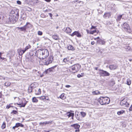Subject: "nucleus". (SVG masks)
I'll return each mask as SVG.
<instances>
[{"label":"nucleus","instance_id":"nucleus-50","mask_svg":"<svg viewBox=\"0 0 132 132\" xmlns=\"http://www.w3.org/2000/svg\"><path fill=\"white\" fill-rule=\"evenodd\" d=\"M112 10H113V11L115 12H116L117 10V9L115 8H113V9H112Z\"/></svg>","mask_w":132,"mask_h":132},{"label":"nucleus","instance_id":"nucleus-35","mask_svg":"<svg viewBox=\"0 0 132 132\" xmlns=\"http://www.w3.org/2000/svg\"><path fill=\"white\" fill-rule=\"evenodd\" d=\"M131 83V80L129 79H127V84L128 85H130Z\"/></svg>","mask_w":132,"mask_h":132},{"label":"nucleus","instance_id":"nucleus-2","mask_svg":"<svg viewBox=\"0 0 132 132\" xmlns=\"http://www.w3.org/2000/svg\"><path fill=\"white\" fill-rule=\"evenodd\" d=\"M42 60L43 62V64L48 65L50 63H52L53 58H42Z\"/></svg>","mask_w":132,"mask_h":132},{"label":"nucleus","instance_id":"nucleus-8","mask_svg":"<svg viewBox=\"0 0 132 132\" xmlns=\"http://www.w3.org/2000/svg\"><path fill=\"white\" fill-rule=\"evenodd\" d=\"M122 28L126 31L128 30V28H129V25L126 23H124L121 25Z\"/></svg>","mask_w":132,"mask_h":132},{"label":"nucleus","instance_id":"nucleus-21","mask_svg":"<svg viewBox=\"0 0 132 132\" xmlns=\"http://www.w3.org/2000/svg\"><path fill=\"white\" fill-rule=\"evenodd\" d=\"M32 101L33 103H37L38 102V100L35 97H34L32 98Z\"/></svg>","mask_w":132,"mask_h":132},{"label":"nucleus","instance_id":"nucleus-7","mask_svg":"<svg viewBox=\"0 0 132 132\" xmlns=\"http://www.w3.org/2000/svg\"><path fill=\"white\" fill-rule=\"evenodd\" d=\"M100 71H101L100 74L102 76H110V73L107 71L103 70H101Z\"/></svg>","mask_w":132,"mask_h":132},{"label":"nucleus","instance_id":"nucleus-16","mask_svg":"<svg viewBox=\"0 0 132 132\" xmlns=\"http://www.w3.org/2000/svg\"><path fill=\"white\" fill-rule=\"evenodd\" d=\"M71 126L74 127L76 129H79L80 127V125L77 124H75L71 125Z\"/></svg>","mask_w":132,"mask_h":132},{"label":"nucleus","instance_id":"nucleus-45","mask_svg":"<svg viewBox=\"0 0 132 132\" xmlns=\"http://www.w3.org/2000/svg\"><path fill=\"white\" fill-rule=\"evenodd\" d=\"M39 98L40 99V100H44L45 99H46V97L45 96H41L40 97H39Z\"/></svg>","mask_w":132,"mask_h":132},{"label":"nucleus","instance_id":"nucleus-14","mask_svg":"<svg viewBox=\"0 0 132 132\" xmlns=\"http://www.w3.org/2000/svg\"><path fill=\"white\" fill-rule=\"evenodd\" d=\"M16 28L18 30H20L21 31H25L27 29V28L24 26L22 27H17Z\"/></svg>","mask_w":132,"mask_h":132},{"label":"nucleus","instance_id":"nucleus-6","mask_svg":"<svg viewBox=\"0 0 132 132\" xmlns=\"http://www.w3.org/2000/svg\"><path fill=\"white\" fill-rule=\"evenodd\" d=\"M18 18L15 16H11L9 18V21L11 23H14L16 22V20Z\"/></svg>","mask_w":132,"mask_h":132},{"label":"nucleus","instance_id":"nucleus-33","mask_svg":"<svg viewBox=\"0 0 132 132\" xmlns=\"http://www.w3.org/2000/svg\"><path fill=\"white\" fill-rule=\"evenodd\" d=\"M27 102H28L27 101H26V102L25 103H24V104L22 103V104H21V105L20 106V108H21V107H24L27 104Z\"/></svg>","mask_w":132,"mask_h":132},{"label":"nucleus","instance_id":"nucleus-57","mask_svg":"<svg viewBox=\"0 0 132 132\" xmlns=\"http://www.w3.org/2000/svg\"><path fill=\"white\" fill-rule=\"evenodd\" d=\"M95 43V42H94V41H92L91 42V44L92 45H94Z\"/></svg>","mask_w":132,"mask_h":132},{"label":"nucleus","instance_id":"nucleus-26","mask_svg":"<svg viewBox=\"0 0 132 132\" xmlns=\"http://www.w3.org/2000/svg\"><path fill=\"white\" fill-rule=\"evenodd\" d=\"M67 114H68L67 116L68 117H72L73 116H74V113H73L68 112Z\"/></svg>","mask_w":132,"mask_h":132},{"label":"nucleus","instance_id":"nucleus-25","mask_svg":"<svg viewBox=\"0 0 132 132\" xmlns=\"http://www.w3.org/2000/svg\"><path fill=\"white\" fill-rule=\"evenodd\" d=\"M31 46L28 44L25 48L24 49V51L25 52L27 50H28V49H30L31 48Z\"/></svg>","mask_w":132,"mask_h":132},{"label":"nucleus","instance_id":"nucleus-22","mask_svg":"<svg viewBox=\"0 0 132 132\" xmlns=\"http://www.w3.org/2000/svg\"><path fill=\"white\" fill-rule=\"evenodd\" d=\"M52 38L53 39L56 40H58L59 39V37L57 35H53L52 36Z\"/></svg>","mask_w":132,"mask_h":132},{"label":"nucleus","instance_id":"nucleus-59","mask_svg":"<svg viewBox=\"0 0 132 132\" xmlns=\"http://www.w3.org/2000/svg\"><path fill=\"white\" fill-rule=\"evenodd\" d=\"M65 87L67 88H69L71 87L70 85H67L65 86Z\"/></svg>","mask_w":132,"mask_h":132},{"label":"nucleus","instance_id":"nucleus-41","mask_svg":"<svg viewBox=\"0 0 132 132\" xmlns=\"http://www.w3.org/2000/svg\"><path fill=\"white\" fill-rule=\"evenodd\" d=\"M125 48L127 51L129 50L130 49V47L128 46H126Z\"/></svg>","mask_w":132,"mask_h":132},{"label":"nucleus","instance_id":"nucleus-47","mask_svg":"<svg viewBox=\"0 0 132 132\" xmlns=\"http://www.w3.org/2000/svg\"><path fill=\"white\" fill-rule=\"evenodd\" d=\"M42 32L40 31H38V34L39 35H42Z\"/></svg>","mask_w":132,"mask_h":132},{"label":"nucleus","instance_id":"nucleus-1","mask_svg":"<svg viewBox=\"0 0 132 132\" xmlns=\"http://www.w3.org/2000/svg\"><path fill=\"white\" fill-rule=\"evenodd\" d=\"M98 101L102 105L108 104L110 102L109 98L107 97H101L99 98Z\"/></svg>","mask_w":132,"mask_h":132},{"label":"nucleus","instance_id":"nucleus-20","mask_svg":"<svg viewBox=\"0 0 132 132\" xmlns=\"http://www.w3.org/2000/svg\"><path fill=\"white\" fill-rule=\"evenodd\" d=\"M44 53H45V56H44L45 58H46L47 56L48 55L49 53L48 51L46 49H44Z\"/></svg>","mask_w":132,"mask_h":132},{"label":"nucleus","instance_id":"nucleus-48","mask_svg":"<svg viewBox=\"0 0 132 132\" xmlns=\"http://www.w3.org/2000/svg\"><path fill=\"white\" fill-rule=\"evenodd\" d=\"M29 24H30V23L29 22H27L26 24L24 25V26H25V27L27 28H28V27L27 26V25Z\"/></svg>","mask_w":132,"mask_h":132},{"label":"nucleus","instance_id":"nucleus-28","mask_svg":"<svg viewBox=\"0 0 132 132\" xmlns=\"http://www.w3.org/2000/svg\"><path fill=\"white\" fill-rule=\"evenodd\" d=\"M92 93L93 95H97L100 94V92L99 91L96 90L93 92Z\"/></svg>","mask_w":132,"mask_h":132},{"label":"nucleus","instance_id":"nucleus-51","mask_svg":"<svg viewBox=\"0 0 132 132\" xmlns=\"http://www.w3.org/2000/svg\"><path fill=\"white\" fill-rule=\"evenodd\" d=\"M78 114H77L76 115V118L78 120H79L80 119V118L78 117Z\"/></svg>","mask_w":132,"mask_h":132},{"label":"nucleus","instance_id":"nucleus-39","mask_svg":"<svg viewBox=\"0 0 132 132\" xmlns=\"http://www.w3.org/2000/svg\"><path fill=\"white\" fill-rule=\"evenodd\" d=\"M11 83L9 82H6L5 83V85L6 86H9L11 85Z\"/></svg>","mask_w":132,"mask_h":132},{"label":"nucleus","instance_id":"nucleus-58","mask_svg":"<svg viewBox=\"0 0 132 132\" xmlns=\"http://www.w3.org/2000/svg\"><path fill=\"white\" fill-rule=\"evenodd\" d=\"M48 123H49V122H44L43 123V125H44V124L45 125H46V124H48Z\"/></svg>","mask_w":132,"mask_h":132},{"label":"nucleus","instance_id":"nucleus-11","mask_svg":"<svg viewBox=\"0 0 132 132\" xmlns=\"http://www.w3.org/2000/svg\"><path fill=\"white\" fill-rule=\"evenodd\" d=\"M117 67V66L115 64L110 65L109 66V68L111 70L115 69Z\"/></svg>","mask_w":132,"mask_h":132},{"label":"nucleus","instance_id":"nucleus-34","mask_svg":"<svg viewBox=\"0 0 132 132\" xmlns=\"http://www.w3.org/2000/svg\"><path fill=\"white\" fill-rule=\"evenodd\" d=\"M126 31L128 32L129 33H131L132 34V25L131 28L129 27V28H128V30H127Z\"/></svg>","mask_w":132,"mask_h":132},{"label":"nucleus","instance_id":"nucleus-9","mask_svg":"<svg viewBox=\"0 0 132 132\" xmlns=\"http://www.w3.org/2000/svg\"><path fill=\"white\" fill-rule=\"evenodd\" d=\"M76 35L78 37L80 38L81 37V35L78 31H75L71 35L72 36H73L74 35Z\"/></svg>","mask_w":132,"mask_h":132},{"label":"nucleus","instance_id":"nucleus-56","mask_svg":"<svg viewBox=\"0 0 132 132\" xmlns=\"http://www.w3.org/2000/svg\"><path fill=\"white\" fill-rule=\"evenodd\" d=\"M49 16H50L51 18L52 19V14L51 13H49L48 14Z\"/></svg>","mask_w":132,"mask_h":132},{"label":"nucleus","instance_id":"nucleus-15","mask_svg":"<svg viewBox=\"0 0 132 132\" xmlns=\"http://www.w3.org/2000/svg\"><path fill=\"white\" fill-rule=\"evenodd\" d=\"M18 52L20 55H22L25 52L24 50H22L20 49L18 50Z\"/></svg>","mask_w":132,"mask_h":132},{"label":"nucleus","instance_id":"nucleus-3","mask_svg":"<svg viewBox=\"0 0 132 132\" xmlns=\"http://www.w3.org/2000/svg\"><path fill=\"white\" fill-rule=\"evenodd\" d=\"M80 65H74L71 67V69L73 73H75L77 72L80 68Z\"/></svg>","mask_w":132,"mask_h":132},{"label":"nucleus","instance_id":"nucleus-64","mask_svg":"<svg viewBox=\"0 0 132 132\" xmlns=\"http://www.w3.org/2000/svg\"><path fill=\"white\" fill-rule=\"evenodd\" d=\"M49 132V131L44 130L43 132Z\"/></svg>","mask_w":132,"mask_h":132},{"label":"nucleus","instance_id":"nucleus-60","mask_svg":"<svg viewBox=\"0 0 132 132\" xmlns=\"http://www.w3.org/2000/svg\"><path fill=\"white\" fill-rule=\"evenodd\" d=\"M76 130H75V131L76 132H77L78 131H79V129H76Z\"/></svg>","mask_w":132,"mask_h":132},{"label":"nucleus","instance_id":"nucleus-63","mask_svg":"<svg viewBox=\"0 0 132 132\" xmlns=\"http://www.w3.org/2000/svg\"><path fill=\"white\" fill-rule=\"evenodd\" d=\"M111 82L112 83V85H113L115 84L114 81H113Z\"/></svg>","mask_w":132,"mask_h":132},{"label":"nucleus","instance_id":"nucleus-18","mask_svg":"<svg viewBox=\"0 0 132 132\" xmlns=\"http://www.w3.org/2000/svg\"><path fill=\"white\" fill-rule=\"evenodd\" d=\"M67 48L69 50L73 51L75 50V48L71 45H69L67 47Z\"/></svg>","mask_w":132,"mask_h":132},{"label":"nucleus","instance_id":"nucleus-53","mask_svg":"<svg viewBox=\"0 0 132 132\" xmlns=\"http://www.w3.org/2000/svg\"><path fill=\"white\" fill-rule=\"evenodd\" d=\"M27 9L29 11H30L31 10V9L29 7H28Z\"/></svg>","mask_w":132,"mask_h":132},{"label":"nucleus","instance_id":"nucleus-4","mask_svg":"<svg viewBox=\"0 0 132 132\" xmlns=\"http://www.w3.org/2000/svg\"><path fill=\"white\" fill-rule=\"evenodd\" d=\"M11 16H15L18 17L19 16V11L18 10L12 9L11 10L10 12Z\"/></svg>","mask_w":132,"mask_h":132},{"label":"nucleus","instance_id":"nucleus-49","mask_svg":"<svg viewBox=\"0 0 132 132\" xmlns=\"http://www.w3.org/2000/svg\"><path fill=\"white\" fill-rule=\"evenodd\" d=\"M11 107V104L9 105H7L6 106V108L7 109H9L10 107Z\"/></svg>","mask_w":132,"mask_h":132},{"label":"nucleus","instance_id":"nucleus-38","mask_svg":"<svg viewBox=\"0 0 132 132\" xmlns=\"http://www.w3.org/2000/svg\"><path fill=\"white\" fill-rule=\"evenodd\" d=\"M84 75V73H81V74H78L77 75V77L78 78H80L82 77Z\"/></svg>","mask_w":132,"mask_h":132},{"label":"nucleus","instance_id":"nucleus-43","mask_svg":"<svg viewBox=\"0 0 132 132\" xmlns=\"http://www.w3.org/2000/svg\"><path fill=\"white\" fill-rule=\"evenodd\" d=\"M18 113V112L15 110H13L11 112V113H13L14 114H16Z\"/></svg>","mask_w":132,"mask_h":132},{"label":"nucleus","instance_id":"nucleus-17","mask_svg":"<svg viewBox=\"0 0 132 132\" xmlns=\"http://www.w3.org/2000/svg\"><path fill=\"white\" fill-rule=\"evenodd\" d=\"M14 54V51H11L9 52V53L7 54L8 56H9L10 58L13 57Z\"/></svg>","mask_w":132,"mask_h":132},{"label":"nucleus","instance_id":"nucleus-37","mask_svg":"<svg viewBox=\"0 0 132 132\" xmlns=\"http://www.w3.org/2000/svg\"><path fill=\"white\" fill-rule=\"evenodd\" d=\"M50 73V72L49 70L48 69L46 70L43 73L44 74H47L49 73Z\"/></svg>","mask_w":132,"mask_h":132},{"label":"nucleus","instance_id":"nucleus-52","mask_svg":"<svg viewBox=\"0 0 132 132\" xmlns=\"http://www.w3.org/2000/svg\"><path fill=\"white\" fill-rule=\"evenodd\" d=\"M17 3L19 4H20L21 3V2L19 1H17Z\"/></svg>","mask_w":132,"mask_h":132},{"label":"nucleus","instance_id":"nucleus-46","mask_svg":"<svg viewBox=\"0 0 132 132\" xmlns=\"http://www.w3.org/2000/svg\"><path fill=\"white\" fill-rule=\"evenodd\" d=\"M106 24L107 25H109L111 24V22L110 21H107L106 22Z\"/></svg>","mask_w":132,"mask_h":132},{"label":"nucleus","instance_id":"nucleus-44","mask_svg":"<svg viewBox=\"0 0 132 132\" xmlns=\"http://www.w3.org/2000/svg\"><path fill=\"white\" fill-rule=\"evenodd\" d=\"M96 30H95L93 31H90L89 33V34H93L95 32H96Z\"/></svg>","mask_w":132,"mask_h":132},{"label":"nucleus","instance_id":"nucleus-42","mask_svg":"<svg viewBox=\"0 0 132 132\" xmlns=\"http://www.w3.org/2000/svg\"><path fill=\"white\" fill-rule=\"evenodd\" d=\"M41 94V89L39 88L38 90V92L37 93H36L35 94L36 95H39Z\"/></svg>","mask_w":132,"mask_h":132},{"label":"nucleus","instance_id":"nucleus-40","mask_svg":"<svg viewBox=\"0 0 132 132\" xmlns=\"http://www.w3.org/2000/svg\"><path fill=\"white\" fill-rule=\"evenodd\" d=\"M81 115L82 117H84L86 115V113L85 112H80Z\"/></svg>","mask_w":132,"mask_h":132},{"label":"nucleus","instance_id":"nucleus-61","mask_svg":"<svg viewBox=\"0 0 132 132\" xmlns=\"http://www.w3.org/2000/svg\"><path fill=\"white\" fill-rule=\"evenodd\" d=\"M45 49H42V48H41V49H40V50L41 51H42V52H44V50Z\"/></svg>","mask_w":132,"mask_h":132},{"label":"nucleus","instance_id":"nucleus-12","mask_svg":"<svg viewBox=\"0 0 132 132\" xmlns=\"http://www.w3.org/2000/svg\"><path fill=\"white\" fill-rule=\"evenodd\" d=\"M96 43L97 44L104 45L105 44V42L103 40L101 39H99L97 40Z\"/></svg>","mask_w":132,"mask_h":132},{"label":"nucleus","instance_id":"nucleus-23","mask_svg":"<svg viewBox=\"0 0 132 132\" xmlns=\"http://www.w3.org/2000/svg\"><path fill=\"white\" fill-rule=\"evenodd\" d=\"M56 67V66L55 65L53 67L51 68H50L48 69L49 70L50 72H53L54 71V68Z\"/></svg>","mask_w":132,"mask_h":132},{"label":"nucleus","instance_id":"nucleus-13","mask_svg":"<svg viewBox=\"0 0 132 132\" xmlns=\"http://www.w3.org/2000/svg\"><path fill=\"white\" fill-rule=\"evenodd\" d=\"M34 85V84H31L29 87L28 90V92L29 93H31L32 92V90L33 89V86Z\"/></svg>","mask_w":132,"mask_h":132},{"label":"nucleus","instance_id":"nucleus-10","mask_svg":"<svg viewBox=\"0 0 132 132\" xmlns=\"http://www.w3.org/2000/svg\"><path fill=\"white\" fill-rule=\"evenodd\" d=\"M111 13L110 12H105L103 16L104 18L105 19L109 18L111 16Z\"/></svg>","mask_w":132,"mask_h":132},{"label":"nucleus","instance_id":"nucleus-32","mask_svg":"<svg viewBox=\"0 0 132 132\" xmlns=\"http://www.w3.org/2000/svg\"><path fill=\"white\" fill-rule=\"evenodd\" d=\"M31 1L34 4H36L39 3V1L38 0H31Z\"/></svg>","mask_w":132,"mask_h":132},{"label":"nucleus","instance_id":"nucleus-5","mask_svg":"<svg viewBox=\"0 0 132 132\" xmlns=\"http://www.w3.org/2000/svg\"><path fill=\"white\" fill-rule=\"evenodd\" d=\"M120 104L121 105L124 106L126 107H128L129 105V104L128 103L127 100L124 98L120 102Z\"/></svg>","mask_w":132,"mask_h":132},{"label":"nucleus","instance_id":"nucleus-36","mask_svg":"<svg viewBox=\"0 0 132 132\" xmlns=\"http://www.w3.org/2000/svg\"><path fill=\"white\" fill-rule=\"evenodd\" d=\"M6 127V124L5 122H3L1 126V128L2 129H4Z\"/></svg>","mask_w":132,"mask_h":132},{"label":"nucleus","instance_id":"nucleus-27","mask_svg":"<svg viewBox=\"0 0 132 132\" xmlns=\"http://www.w3.org/2000/svg\"><path fill=\"white\" fill-rule=\"evenodd\" d=\"M125 112V111L121 110V111H118L117 112V114L118 115H120L121 114H123Z\"/></svg>","mask_w":132,"mask_h":132},{"label":"nucleus","instance_id":"nucleus-62","mask_svg":"<svg viewBox=\"0 0 132 132\" xmlns=\"http://www.w3.org/2000/svg\"><path fill=\"white\" fill-rule=\"evenodd\" d=\"M95 28V26H92V27L91 28V29H94Z\"/></svg>","mask_w":132,"mask_h":132},{"label":"nucleus","instance_id":"nucleus-31","mask_svg":"<svg viewBox=\"0 0 132 132\" xmlns=\"http://www.w3.org/2000/svg\"><path fill=\"white\" fill-rule=\"evenodd\" d=\"M122 14L121 15H119L117 17V21H120L121 19V18L122 17Z\"/></svg>","mask_w":132,"mask_h":132},{"label":"nucleus","instance_id":"nucleus-24","mask_svg":"<svg viewBox=\"0 0 132 132\" xmlns=\"http://www.w3.org/2000/svg\"><path fill=\"white\" fill-rule=\"evenodd\" d=\"M15 125H16V127L17 128L19 127H24V125L20 123H16Z\"/></svg>","mask_w":132,"mask_h":132},{"label":"nucleus","instance_id":"nucleus-30","mask_svg":"<svg viewBox=\"0 0 132 132\" xmlns=\"http://www.w3.org/2000/svg\"><path fill=\"white\" fill-rule=\"evenodd\" d=\"M59 98L62 100H64L65 99V97L64 96V94L63 93L62 94L59 96Z\"/></svg>","mask_w":132,"mask_h":132},{"label":"nucleus","instance_id":"nucleus-55","mask_svg":"<svg viewBox=\"0 0 132 132\" xmlns=\"http://www.w3.org/2000/svg\"><path fill=\"white\" fill-rule=\"evenodd\" d=\"M17 128V127H16V125H15V126L13 127L12 129H13L15 130V128Z\"/></svg>","mask_w":132,"mask_h":132},{"label":"nucleus","instance_id":"nucleus-19","mask_svg":"<svg viewBox=\"0 0 132 132\" xmlns=\"http://www.w3.org/2000/svg\"><path fill=\"white\" fill-rule=\"evenodd\" d=\"M71 31V29L69 27H67L65 30V32L67 33H70Z\"/></svg>","mask_w":132,"mask_h":132},{"label":"nucleus","instance_id":"nucleus-54","mask_svg":"<svg viewBox=\"0 0 132 132\" xmlns=\"http://www.w3.org/2000/svg\"><path fill=\"white\" fill-rule=\"evenodd\" d=\"M129 111H131L132 110V104L129 108Z\"/></svg>","mask_w":132,"mask_h":132},{"label":"nucleus","instance_id":"nucleus-29","mask_svg":"<svg viewBox=\"0 0 132 132\" xmlns=\"http://www.w3.org/2000/svg\"><path fill=\"white\" fill-rule=\"evenodd\" d=\"M69 58H64L63 60L61 59V60H62V61L63 63H65L68 62L69 61Z\"/></svg>","mask_w":132,"mask_h":132}]
</instances>
